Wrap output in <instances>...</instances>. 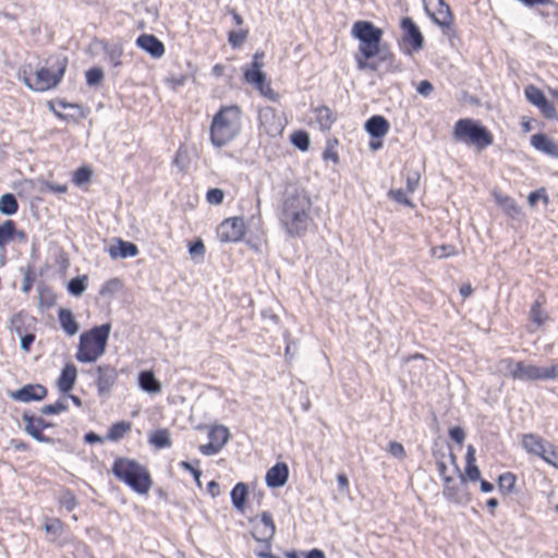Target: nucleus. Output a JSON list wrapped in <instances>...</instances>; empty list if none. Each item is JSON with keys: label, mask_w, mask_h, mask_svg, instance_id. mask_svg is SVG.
<instances>
[{"label": "nucleus", "mask_w": 558, "mask_h": 558, "mask_svg": "<svg viewBox=\"0 0 558 558\" xmlns=\"http://www.w3.org/2000/svg\"><path fill=\"white\" fill-rule=\"evenodd\" d=\"M311 199L304 190L287 191L278 219L286 233L291 238L305 235L311 223Z\"/></svg>", "instance_id": "f257e3e1"}, {"label": "nucleus", "mask_w": 558, "mask_h": 558, "mask_svg": "<svg viewBox=\"0 0 558 558\" xmlns=\"http://www.w3.org/2000/svg\"><path fill=\"white\" fill-rule=\"evenodd\" d=\"M352 35L359 40L357 51L366 58L379 57L386 63V72H396L400 66L388 46L381 43L383 31L372 22L359 21L352 27Z\"/></svg>", "instance_id": "f03ea898"}, {"label": "nucleus", "mask_w": 558, "mask_h": 558, "mask_svg": "<svg viewBox=\"0 0 558 558\" xmlns=\"http://www.w3.org/2000/svg\"><path fill=\"white\" fill-rule=\"evenodd\" d=\"M241 109L238 106L221 107L210 125L213 145L222 147L231 142L241 131Z\"/></svg>", "instance_id": "7ed1b4c3"}, {"label": "nucleus", "mask_w": 558, "mask_h": 558, "mask_svg": "<svg viewBox=\"0 0 558 558\" xmlns=\"http://www.w3.org/2000/svg\"><path fill=\"white\" fill-rule=\"evenodd\" d=\"M31 68V64H28ZM66 69L65 59H56L50 68H39L35 71L34 75L31 74V69L24 66L19 71V78L32 90L44 92L56 87L61 81Z\"/></svg>", "instance_id": "20e7f679"}, {"label": "nucleus", "mask_w": 558, "mask_h": 558, "mask_svg": "<svg viewBox=\"0 0 558 558\" xmlns=\"http://www.w3.org/2000/svg\"><path fill=\"white\" fill-rule=\"evenodd\" d=\"M112 473L138 494H147L153 485L147 469L132 459L118 458L112 465Z\"/></svg>", "instance_id": "39448f33"}, {"label": "nucleus", "mask_w": 558, "mask_h": 558, "mask_svg": "<svg viewBox=\"0 0 558 558\" xmlns=\"http://www.w3.org/2000/svg\"><path fill=\"white\" fill-rule=\"evenodd\" d=\"M110 330V324H104L83 332L80 337L76 360L82 363H93L104 355Z\"/></svg>", "instance_id": "423d86ee"}, {"label": "nucleus", "mask_w": 558, "mask_h": 558, "mask_svg": "<svg viewBox=\"0 0 558 558\" xmlns=\"http://www.w3.org/2000/svg\"><path fill=\"white\" fill-rule=\"evenodd\" d=\"M453 136L456 141L473 145L480 150L490 146L494 142L492 133L481 122L472 119L458 120Z\"/></svg>", "instance_id": "0eeeda50"}, {"label": "nucleus", "mask_w": 558, "mask_h": 558, "mask_svg": "<svg viewBox=\"0 0 558 558\" xmlns=\"http://www.w3.org/2000/svg\"><path fill=\"white\" fill-rule=\"evenodd\" d=\"M449 461L452 464L453 473L458 474L459 477L457 481L454 478H446L444 496L452 502L464 504L469 500V494L466 492V480L460 472L457 463V457L453 454V452L450 451Z\"/></svg>", "instance_id": "6e6552de"}, {"label": "nucleus", "mask_w": 558, "mask_h": 558, "mask_svg": "<svg viewBox=\"0 0 558 558\" xmlns=\"http://www.w3.org/2000/svg\"><path fill=\"white\" fill-rule=\"evenodd\" d=\"M515 368L514 380H548L558 377V364L543 367L524 361H518Z\"/></svg>", "instance_id": "1a4fd4ad"}, {"label": "nucleus", "mask_w": 558, "mask_h": 558, "mask_svg": "<svg viewBox=\"0 0 558 558\" xmlns=\"http://www.w3.org/2000/svg\"><path fill=\"white\" fill-rule=\"evenodd\" d=\"M250 523L252 524L251 533L253 538L270 548V543L276 533V525L271 514L264 511L259 517L251 518Z\"/></svg>", "instance_id": "9d476101"}, {"label": "nucleus", "mask_w": 558, "mask_h": 558, "mask_svg": "<svg viewBox=\"0 0 558 558\" xmlns=\"http://www.w3.org/2000/svg\"><path fill=\"white\" fill-rule=\"evenodd\" d=\"M245 234V222L241 217L225 219L218 227L217 235L221 242H238Z\"/></svg>", "instance_id": "9b49d317"}, {"label": "nucleus", "mask_w": 558, "mask_h": 558, "mask_svg": "<svg viewBox=\"0 0 558 558\" xmlns=\"http://www.w3.org/2000/svg\"><path fill=\"white\" fill-rule=\"evenodd\" d=\"M259 128L268 136L276 137L282 134L284 124L275 109L266 107L259 111Z\"/></svg>", "instance_id": "f8f14e48"}, {"label": "nucleus", "mask_w": 558, "mask_h": 558, "mask_svg": "<svg viewBox=\"0 0 558 558\" xmlns=\"http://www.w3.org/2000/svg\"><path fill=\"white\" fill-rule=\"evenodd\" d=\"M9 396L14 401L23 403L40 401L47 396V388L40 384H27L17 390L10 391Z\"/></svg>", "instance_id": "ddd939ff"}, {"label": "nucleus", "mask_w": 558, "mask_h": 558, "mask_svg": "<svg viewBox=\"0 0 558 558\" xmlns=\"http://www.w3.org/2000/svg\"><path fill=\"white\" fill-rule=\"evenodd\" d=\"M403 29V41L409 44L414 51H418L424 46V37L411 17H403L401 21Z\"/></svg>", "instance_id": "4468645a"}, {"label": "nucleus", "mask_w": 558, "mask_h": 558, "mask_svg": "<svg viewBox=\"0 0 558 558\" xmlns=\"http://www.w3.org/2000/svg\"><path fill=\"white\" fill-rule=\"evenodd\" d=\"M97 390L99 396H108L111 388L117 381V371L109 365H100L97 367Z\"/></svg>", "instance_id": "2eb2a0df"}, {"label": "nucleus", "mask_w": 558, "mask_h": 558, "mask_svg": "<svg viewBox=\"0 0 558 558\" xmlns=\"http://www.w3.org/2000/svg\"><path fill=\"white\" fill-rule=\"evenodd\" d=\"M23 421L26 423L24 426V430L36 441L38 442H48L50 439L45 436L41 430L49 427V424L45 422L41 417H34L24 413L22 416Z\"/></svg>", "instance_id": "dca6fc26"}, {"label": "nucleus", "mask_w": 558, "mask_h": 558, "mask_svg": "<svg viewBox=\"0 0 558 558\" xmlns=\"http://www.w3.org/2000/svg\"><path fill=\"white\" fill-rule=\"evenodd\" d=\"M136 46L154 59H160L165 54L163 44L154 35L142 34L136 39Z\"/></svg>", "instance_id": "f3484780"}, {"label": "nucleus", "mask_w": 558, "mask_h": 558, "mask_svg": "<svg viewBox=\"0 0 558 558\" xmlns=\"http://www.w3.org/2000/svg\"><path fill=\"white\" fill-rule=\"evenodd\" d=\"M289 477V468L286 463L279 462L271 466L265 476L268 487L277 488L282 487Z\"/></svg>", "instance_id": "a211bd4d"}, {"label": "nucleus", "mask_w": 558, "mask_h": 558, "mask_svg": "<svg viewBox=\"0 0 558 558\" xmlns=\"http://www.w3.org/2000/svg\"><path fill=\"white\" fill-rule=\"evenodd\" d=\"M388 120L379 114L373 116L365 122L366 132L374 138L384 137L389 131Z\"/></svg>", "instance_id": "6ab92c4d"}, {"label": "nucleus", "mask_w": 558, "mask_h": 558, "mask_svg": "<svg viewBox=\"0 0 558 558\" xmlns=\"http://www.w3.org/2000/svg\"><path fill=\"white\" fill-rule=\"evenodd\" d=\"M108 254L112 259L134 257L138 254V248L132 242L117 239V244L108 248Z\"/></svg>", "instance_id": "aec40b11"}, {"label": "nucleus", "mask_w": 558, "mask_h": 558, "mask_svg": "<svg viewBox=\"0 0 558 558\" xmlns=\"http://www.w3.org/2000/svg\"><path fill=\"white\" fill-rule=\"evenodd\" d=\"M531 144L535 149L548 156L558 158V143L551 141L547 135L543 133L532 135Z\"/></svg>", "instance_id": "412c9836"}, {"label": "nucleus", "mask_w": 558, "mask_h": 558, "mask_svg": "<svg viewBox=\"0 0 558 558\" xmlns=\"http://www.w3.org/2000/svg\"><path fill=\"white\" fill-rule=\"evenodd\" d=\"M434 0H429V4H433ZM437 4V11L429 13L433 21L440 27H450L452 24V13L450 7L444 0H435Z\"/></svg>", "instance_id": "4be33fe9"}, {"label": "nucleus", "mask_w": 558, "mask_h": 558, "mask_svg": "<svg viewBox=\"0 0 558 558\" xmlns=\"http://www.w3.org/2000/svg\"><path fill=\"white\" fill-rule=\"evenodd\" d=\"M548 442L535 434H525L522 437L523 448L532 454L541 457L545 453Z\"/></svg>", "instance_id": "5701e85b"}, {"label": "nucleus", "mask_w": 558, "mask_h": 558, "mask_svg": "<svg viewBox=\"0 0 558 558\" xmlns=\"http://www.w3.org/2000/svg\"><path fill=\"white\" fill-rule=\"evenodd\" d=\"M77 371L73 364H66L58 379V388L61 392L68 393L76 383Z\"/></svg>", "instance_id": "b1692460"}, {"label": "nucleus", "mask_w": 558, "mask_h": 558, "mask_svg": "<svg viewBox=\"0 0 558 558\" xmlns=\"http://www.w3.org/2000/svg\"><path fill=\"white\" fill-rule=\"evenodd\" d=\"M315 120L323 131L329 130L336 121V116L327 106H319L314 110Z\"/></svg>", "instance_id": "393cba45"}, {"label": "nucleus", "mask_w": 558, "mask_h": 558, "mask_svg": "<svg viewBox=\"0 0 558 558\" xmlns=\"http://www.w3.org/2000/svg\"><path fill=\"white\" fill-rule=\"evenodd\" d=\"M59 322L61 327L69 336H74L78 331V325L72 314V312L68 308H61L59 311Z\"/></svg>", "instance_id": "a878e982"}, {"label": "nucleus", "mask_w": 558, "mask_h": 558, "mask_svg": "<svg viewBox=\"0 0 558 558\" xmlns=\"http://www.w3.org/2000/svg\"><path fill=\"white\" fill-rule=\"evenodd\" d=\"M247 493H248L247 486H246V484H244L242 482L235 484V486L232 488L230 496H231L232 505L235 509L243 511L244 504H245L246 497H247Z\"/></svg>", "instance_id": "bb28decb"}, {"label": "nucleus", "mask_w": 558, "mask_h": 558, "mask_svg": "<svg viewBox=\"0 0 558 558\" xmlns=\"http://www.w3.org/2000/svg\"><path fill=\"white\" fill-rule=\"evenodd\" d=\"M138 385L144 391L149 393H156L160 391V384L155 378L153 372L149 371H145L140 374Z\"/></svg>", "instance_id": "cd10ccee"}, {"label": "nucleus", "mask_w": 558, "mask_h": 558, "mask_svg": "<svg viewBox=\"0 0 558 558\" xmlns=\"http://www.w3.org/2000/svg\"><path fill=\"white\" fill-rule=\"evenodd\" d=\"M372 58H366L357 51V53L355 54V62L357 69L361 71L371 70L374 72L380 71L381 69L386 71V63L381 62L379 57H377V60L375 61H369Z\"/></svg>", "instance_id": "c85d7f7f"}, {"label": "nucleus", "mask_w": 558, "mask_h": 558, "mask_svg": "<svg viewBox=\"0 0 558 558\" xmlns=\"http://www.w3.org/2000/svg\"><path fill=\"white\" fill-rule=\"evenodd\" d=\"M131 427L132 424L130 422H117L112 424L111 427L109 428L106 439L110 441H118L122 439L131 430Z\"/></svg>", "instance_id": "c756f323"}, {"label": "nucleus", "mask_w": 558, "mask_h": 558, "mask_svg": "<svg viewBox=\"0 0 558 558\" xmlns=\"http://www.w3.org/2000/svg\"><path fill=\"white\" fill-rule=\"evenodd\" d=\"M149 444L157 449L171 447L170 432L167 429H157L149 435Z\"/></svg>", "instance_id": "7c9ffc66"}, {"label": "nucleus", "mask_w": 558, "mask_h": 558, "mask_svg": "<svg viewBox=\"0 0 558 558\" xmlns=\"http://www.w3.org/2000/svg\"><path fill=\"white\" fill-rule=\"evenodd\" d=\"M208 438L211 442L216 444L222 449L230 438V432L222 425H216L210 428Z\"/></svg>", "instance_id": "2f4dec72"}, {"label": "nucleus", "mask_w": 558, "mask_h": 558, "mask_svg": "<svg viewBox=\"0 0 558 558\" xmlns=\"http://www.w3.org/2000/svg\"><path fill=\"white\" fill-rule=\"evenodd\" d=\"M449 451L452 452L449 446L447 447V451H444L441 449L433 451V456L436 459L438 474L442 477L445 483L446 478H453L451 475L447 474L448 468L446 463V458L449 459Z\"/></svg>", "instance_id": "473e14b6"}, {"label": "nucleus", "mask_w": 558, "mask_h": 558, "mask_svg": "<svg viewBox=\"0 0 558 558\" xmlns=\"http://www.w3.org/2000/svg\"><path fill=\"white\" fill-rule=\"evenodd\" d=\"M101 46L112 65L119 66L121 64V57L123 54L122 46L120 44H109L106 41H101Z\"/></svg>", "instance_id": "72a5a7b5"}, {"label": "nucleus", "mask_w": 558, "mask_h": 558, "mask_svg": "<svg viewBox=\"0 0 558 558\" xmlns=\"http://www.w3.org/2000/svg\"><path fill=\"white\" fill-rule=\"evenodd\" d=\"M496 202L498 205L512 218H515L520 215V207L517 205L515 201L509 196H504L501 194H495Z\"/></svg>", "instance_id": "f704fd0d"}, {"label": "nucleus", "mask_w": 558, "mask_h": 558, "mask_svg": "<svg viewBox=\"0 0 558 558\" xmlns=\"http://www.w3.org/2000/svg\"><path fill=\"white\" fill-rule=\"evenodd\" d=\"M19 209L15 196L11 193L3 194L0 197V213L7 216L14 215Z\"/></svg>", "instance_id": "c9c22d12"}, {"label": "nucleus", "mask_w": 558, "mask_h": 558, "mask_svg": "<svg viewBox=\"0 0 558 558\" xmlns=\"http://www.w3.org/2000/svg\"><path fill=\"white\" fill-rule=\"evenodd\" d=\"M518 361H514L513 359H502L497 362L496 364V372L504 376H509L512 379H514L515 376V366Z\"/></svg>", "instance_id": "e433bc0d"}, {"label": "nucleus", "mask_w": 558, "mask_h": 558, "mask_svg": "<svg viewBox=\"0 0 558 558\" xmlns=\"http://www.w3.org/2000/svg\"><path fill=\"white\" fill-rule=\"evenodd\" d=\"M515 482H517L515 476L510 472H506V473L499 475V477H498L499 490L502 494L512 493L515 487Z\"/></svg>", "instance_id": "4c0bfd02"}, {"label": "nucleus", "mask_w": 558, "mask_h": 558, "mask_svg": "<svg viewBox=\"0 0 558 558\" xmlns=\"http://www.w3.org/2000/svg\"><path fill=\"white\" fill-rule=\"evenodd\" d=\"M291 143L293 144V146H295L296 148H299L300 150L302 151H306L310 147V135L307 132L305 131H295L291 134Z\"/></svg>", "instance_id": "58836bf2"}, {"label": "nucleus", "mask_w": 558, "mask_h": 558, "mask_svg": "<svg viewBox=\"0 0 558 558\" xmlns=\"http://www.w3.org/2000/svg\"><path fill=\"white\" fill-rule=\"evenodd\" d=\"M14 231L15 223L12 220H7L0 225V247L4 246L12 239Z\"/></svg>", "instance_id": "ea45409f"}, {"label": "nucleus", "mask_w": 558, "mask_h": 558, "mask_svg": "<svg viewBox=\"0 0 558 558\" xmlns=\"http://www.w3.org/2000/svg\"><path fill=\"white\" fill-rule=\"evenodd\" d=\"M524 94L526 99L536 107L546 98L544 93L534 85L526 86Z\"/></svg>", "instance_id": "a19ab883"}, {"label": "nucleus", "mask_w": 558, "mask_h": 558, "mask_svg": "<svg viewBox=\"0 0 558 558\" xmlns=\"http://www.w3.org/2000/svg\"><path fill=\"white\" fill-rule=\"evenodd\" d=\"M86 276L73 278L69 284V292L75 296H80L86 290Z\"/></svg>", "instance_id": "79ce46f5"}, {"label": "nucleus", "mask_w": 558, "mask_h": 558, "mask_svg": "<svg viewBox=\"0 0 558 558\" xmlns=\"http://www.w3.org/2000/svg\"><path fill=\"white\" fill-rule=\"evenodd\" d=\"M244 78L247 83L257 87L266 80V75L262 70L250 69L244 71Z\"/></svg>", "instance_id": "37998d69"}, {"label": "nucleus", "mask_w": 558, "mask_h": 558, "mask_svg": "<svg viewBox=\"0 0 558 558\" xmlns=\"http://www.w3.org/2000/svg\"><path fill=\"white\" fill-rule=\"evenodd\" d=\"M432 256L436 258H445L449 256H454L457 254V250L451 244H442L439 246H435L430 250Z\"/></svg>", "instance_id": "c03bdc74"}, {"label": "nucleus", "mask_w": 558, "mask_h": 558, "mask_svg": "<svg viewBox=\"0 0 558 558\" xmlns=\"http://www.w3.org/2000/svg\"><path fill=\"white\" fill-rule=\"evenodd\" d=\"M247 38V31H231L228 34V41L233 48H239Z\"/></svg>", "instance_id": "a18cd8bd"}, {"label": "nucleus", "mask_w": 558, "mask_h": 558, "mask_svg": "<svg viewBox=\"0 0 558 558\" xmlns=\"http://www.w3.org/2000/svg\"><path fill=\"white\" fill-rule=\"evenodd\" d=\"M189 253L194 260H203L205 255V245L201 239L194 241L189 246Z\"/></svg>", "instance_id": "49530a36"}, {"label": "nucleus", "mask_w": 558, "mask_h": 558, "mask_svg": "<svg viewBox=\"0 0 558 558\" xmlns=\"http://www.w3.org/2000/svg\"><path fill=\"white\" fill-rule=\"evenodd\" d=\"M69 409L68 404L64 401H57L53 404H46L40 409L41 414L45 415H53L59 414Z\"/></svg>", "instance_id": "de8ad7c7"}, {"label": "nucleus", "mask_w": 558, "mask_h": 558, "mask_svg": "<svg viewBox=\"0 0 558 558\" xmlns=\"http://www.w3.org/2000/svg\"><path fill=\"white\" fill-rule=\"evenodd\" d=\"M92 175L93 172L89 167H81L74 172L73 182L76 185H83L90 180Z\"/></svg>", "instance_id": "09e8293b"}, {"label": "nucleus", "mask_w": 558, "mask_h": 558, "mask_svg": "<svg viewBox=\"0 0 558 558\" xmlns=\"http://www.w3.org/2000/svg\"><path fill=\"white\" fill-rule=\"evenodd\" d=\"M104 71L100 68H92L86 71V82L89 86L99 84L104 80Z\"/></svg>", "instance_id": "8fccbe9b"}, {"label": "nucleus", "mask_w": 558, "mask_h": 558, "mask_svg": "<svg viewBox=\"0 0 558 558\" xmlns=\"http://www.w3.org/2000/svg\"><path fill=\"white\" fill-rule=\"evenodd\" d=\"M541 458L548 464L558 469V449L554 448L550 444L547 445L545 453Z\"/></svg>", "instance_id": "3c124183"}, {"label": "nucleus", "mask_w": 558, "mask_h": 558, "mask_svg": "<svg viewBox=\"0 0 558 558\" xmlns=\"http://www.w3.org/2000/svg\"><path fill=\"white\" fill-rule=\"evenodd\" d=\"M537 108L541 110L542 114L547 119H556L557 111L554 105L545 98L541 104H538Z\"/></svg>", "instance_id": "603ef678"}, {"label": "nucleus", "mask_w": 558, "mask_h": 558, "mask_svg": "<svg viewBox=\"0 0 558 558\" xmlns=\"http://www.w3.org/2000/svg\"><path fill=\"white\" fill-rule=\"evenodd\" d=\"M539 199H542L546 205L549 203L546 190L544 187L531 192L527 196V202L532 207L535 206Z\"/></svg>", "instance_id": "864d4df0"}, {"label": "nucleus", "mask_w": 558, "mask_h": 558, "mask_svg": "<svg viewBox=\"0 0 558 558\" xmlns=\"http://www.w3.org/2000/svg\"><path fill=\"white\" fill-rule=\"evenodd\" d=\"M225 193L221 189H210L206 193V199L211 205H220L223 202Z\"/></svg>", "instance_id": "5fc2aeb1"}, {"label": "nucleus", "mask_w": 558, "mask_h": 558, "mask_svg": "<svg viewBox=\"0 0 558 558\" xmlns=\"http://www.w3.org/2000/svg\"><path fill=\"white\" fill-rule=\"evenodd\" d=\"M45 531L48 534H52L54 537H58L62 534L63 524L59 519H53L45 524Z\"/></svg>", "instance_id": "6e6d98bb"}, {"label": "nucleus", "mask_w": 558, "mask_h": 558, "mask_svg": "<svg viewBox=\"0 0 558 558\" xmlns=\"http://www.w3.org/2000/svg\"><path fill=\"white\" fill-rule=\"evenodd\" d=\"M259 93L267 97L268 99L272 101H277L279 98V95L271 88L270 84L266 82V80L256 87Z\"/></svg>", "instance_id": "4d7b16f0"}, {"label": "nucleus", "mask_w": 558, "mask_h": 558, "mask_svg": "<svg viewBox=\"0 0 558 558\" xmlns=\"http://www.w3.org/2000/svg\"><path fill=\"white\" fill-rule=\"evenodd\" d=\"M530 315H531V319L538 326L542 325L546 319V316L543 315V312L541 310V305L538 302H535L532 305Z\"/></svg>", "instance_id": "13d9d810"}, {"label": "nucleus", "mask_w": 558, "mask_h": 558, "mask_svg": "<svg viewBox=\"0 0 558 558\" xmlns=\"http://www.w3.org/2000/svg\"><path fill=\"white\" fill-rule=\"evenodd\" d=\"M389 453L398 459H403L405 456L404 447L398 441H390L388 445Z\"/></svg>", "instance_id": "bf43d9fd"}, {"label": "nucleus", "mask_w": 558, "mask_h": 558, "mask_svg": "<svg viewBox=\"0 0 558 558\" xmlns=\"http://www.w3.org/2000/svg\"><path fill=\"white\" fill-rule=\"evenodd\" d=\"M120 287H121V281L119 279H111L102 286V288L100 290V294L105 295V294L114 293L117 290L120 289Z\"/></svg>", "instance_id": "052dcab7"}, {"label": "nucleus", "mask_w": 558, "mask_h": 558, "mask_svg": "<svg viewBox=\"0 0 558 558\" xmlns=\"http://www.w3.org/2000/svg\"><path fill=\"white\" fill-rule=\"evenodd\" d=\"M463 476L468 477L472 482H476V481H480V478H481V471L475 463L468 464L465 466V475H463Z\"/></svg>", "instance_id": "680f3d73"}, {"label": "nucleus", "mask_w": 558, "mask_h": 558, "mask_svg": "<svg viewBox=\"0 0 558 558\" xmlns=\"http://www.w3.org/2000/svg\"><path fill=\"white\" fill-rule=\"evenodd\" d=\"M449 436L458 445H462L465 438V433L460 426H454L450 428Z\"/></svg>", "instance_id": "e2e57ef3"}, {"label": "nucleus", "mask_w": 558, "mask_h": 558, "mask_svg": "<svg viewBox=\"0 0 558 558\" xmlns=\"http://www.w3.org/2000/svg\"><path fill=\"white\" fill-rule=\"evenodd\" d=\"M418 183H420V173L418 172H412L407 178V190L410 193H413L417 189Z\"/></svg>", "instance_id": "0e129e2a"}, {"label": "nucleus", "mask_w": 558, "mask_h": 558, "mask_svg": "<svg viewBox=\"0 0 558 558\" xmlns=\"http://www.w3.org/2000/svg\"><path fill=\"white\" fill-rule=\"evenodd\" d=\"M221 450L220 447H218L216 444L211 442L209 440L208 444H205V445H201L199 446V451L204 454V456H214L216 453H218L219 451Z\"/></svg>", "instance_id": "69168bd1"}, {"label": "nucleus", "mask_w": 558, "mask_h": 558, "mask_svg": "<svg viewBox=\"0 0 558 558\" xmlns=\"http://www.w3.org/2000/svg\"><path fill=\"white\" fill-rule=\"evenodd\" d=\"M417 93L424 97H428L434 90V86L429 81H421L416 88Z\"/></svg>", "instance_id": "338daca9"}, {"label": "nucleus", "mask_w": 558, "mask_h": 558, "mask_svg": "<svg viewBox=\"0 0 558 558\" xmlns=\"http://www.w3.org/2000/svg\"><path fill=\"white\" fill-rule=\"evenodd\" d=\"M61 504L66 507L68 510H72L75 508L77 502L75 496L72 493L65 492L62 496Z\"/></svg>", "instance_id": "774afa93"}]
</instances>
